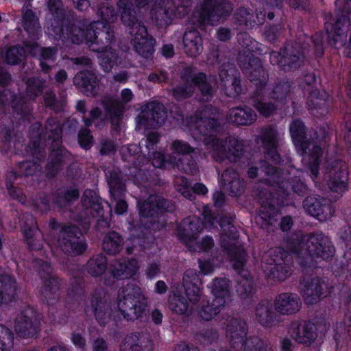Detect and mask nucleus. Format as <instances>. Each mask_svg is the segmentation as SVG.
I'll use <instances>...</instances> for the list:
<instances>
[{
    "instance_id": "obj_6",
    "label": "nucleus",
    "mask_w": 351,
    "mask_h": 351,
    "mask_svg": "<svg viewBox=\"0 0 351 351\" xmlns=\"http://www.w3.org/2000/svg\"><path fill=\"white\" fill-rule=\"evenodd\" d=\"M190 0H158L151 10L152 19L160 27H166L189 12Z\"/></svg>"
},
{
    "instance_id": "obj_23",
    "label": "nucleus",
    "mask_w": 351,
    "mask_h": 351,
    "mask_svg": "<svg viewBox=\"0 0 351 351\" xmlns=\"http://www.w3.org/2000/svg\"><path fill=\"white\" fill-rule=\"evenodd\" d=\"M140 267L134 258H122L113 261L110 265V271L114 278L123 279L134 276Z\"/></svg>"
},
{
    "instance_id": "obj_60",
    "label": "nucleus",
    "mask_w": 351,
    "mask_h": 351,
    "mask_svg": "<svg viewBox=\"0 0 351 351\" xmlns=\"http://www.w3.org/2000/svg\"><path fill=\"white\" fill-rule=\"evenodd\" d=\"M214 260H210L202 261H199V268L200 272L204 275H209L217 267L215 264L213 263Z\"/></svg>"
},
{
    "instance_id": "obj_47",
    "label": "nucleus",
    "mask_w": 351,
    "mask_h": 351,
    "mask_svg": "<svg viewBox=\"0 0 351 351\" xmlns=\"http://www.w3.org/2000/svg\"><path fill=\"white\" fill-rule=\"evenodd\" d=\"M30 227H23L22 230L24 234L25 239L27 245L33 250H38L40 248V244L37 239L38 231L36 227L34 219L31 217Z\"/></svg>"
},
{
    "instance_id": "obj_46",
    "label": "nucleus",
    "mask_w": 351,
    "mask_h": 351,
    "mask_svg": "<svg viewBox=\"0 0 351 351\" xmlns=\"http://www.w3.org/2000/svg\"><path fill=\"white\" fill-rule=\"evenodd\" d=\"M255 315L261 324L265 326H270L274 322L273 313L270 311L267 303H261L256 307Z\"/></svg>"
},
{
    "instance_id": "obj_11",
    "label": "nucleus",
    "mask_w": 351,
    "mask_h": 351,
    "mask_svg": "<svg viewBox=\"0 0 351 351\" xmlns=\"http://www.w3.org/2000/svg\"><path fill=\"white\" fill-rule=\"evenodd\" d=\"M232 10V5L224 0H206L198 12V22L202 25H213L221 17Z\"/></svg>"
},
{
    "instance_id": "obj_29",
    "label": "nucleus",
    "mask_w": 351,
    "mask_h": 351,
    "mask_svg": "<svg viewBox=\"0 0 351 351\" xmlns=\"http://www.w3.org/2000/svg\"><path fill=\"white\" fill-rule=\"evenodd\" d=\"M211 294L217 301L226 304L230 295V282L226 278H216L208 285Z\"/></svg>"
},
{
    "instance_id": "obj_32",
    "label": "nucleus",
    "mask_w": 351,
    "mask_h": 351,
    "mask_svg": "<svg viewBox=\"0 0 351 351\" xmlns=\"http://www.w3.org/2000/svg\"><path fill=\"white\" fill-rule=\"evenodd\" d=\"M261 142L267 151V154L274 162H278L280 156L276 152L278 143V134L274 128H268L263 131Z\"/></svg>"
},
{
    "instance_id": "obj_21",
    "label": "nucleus",
    "mask_w": 351,
    "mask_h": 351,
    "mask_svg": "<svg viewBox=\"0 0 351 351\" xmlns=\"http://www.w3.org/2000/svg\"><path fill=\"white\" fill-rule=\"evenodd\" d=\"M235 69L230 64L223 66L219 70V85L225 88L226 94L234 97L241 90L240 81L235 76Z\"/></svg>"
},
{
    "instance_id": "obj_37",
    "label": "nucleus",
    "mask_w": 351,
    "mask_h": 351,
    "mask_svg": "<svg viewBox=\"0 0 351 351\" xmlns=\"http://www.w3.org/2000/svg\"><path fill=\"white\" fill-rule=\"evenodd\" d=\"M165 203L166 202L163 199L152 195L147 202L138 204L140 215L144 217H152L158 210L165 206Z\"/></svg>"
},
{
    "instance_id": "obj_12",
    "label": "nucleus",
    "mask_w": 351,
    "mask_h": 351,
    "mask_svg": "<svg viewBox=\"0 0 351 351\" xmlns=\"http://www.w3.org/2000/svg\"><path fill=\"white\" fill-rule=\"evenodd\" d=\"M213 84L215 85V82L210 77L207 82L204 73L194 74L190 77V80H187L185 86H178L174 88L173 95L177 100H182L189 97L193 93L194 87L197 86L204 96H211L213 92Z\"/></svg>"
},
{
    "instance_id": "obj_49",
    "label": "nucleus",
    "mask_w": 351,
    "mask_h": 351,
    "mask_svg": "<svg viewBox=\"0 0 351 351\" xmlns=\"http://www.w3.org/2000/svg\"><path fill=\"white\" fill-rule=\"evenodd\" d=\"M141 343H145L142 350H138L135 346L138 343V339L132 335L127 336L120 346V351H150L151 346L147 339H143Z\"/></svg>"
},
{
    "instance_id": "obj_10",
    "label": "nucleus",
    "mask_w": 351,
    "mask_h": 351,
    "mask_svg": "<svg viewBox=\"0 0 351 351\" xmlns=\"http://www.w3.org/2000/svg\"><path fill=\"white\" fill-rule=\"evenodd\" d=\"M291 259L290 255L280 247L269 250L262 257L263 263L271 266L270 274L280 280H284L291 275Z\"/></svg>"
},
{
    "instance_id": "obj_2",
    "label": "nucleus",
    "mask_w": 351,
    "mask_h": 351,
    "mask_svg": "<svg viewBox=\"0 0 351 351\" xmlns=\"http://www.w3.org/2000/svg\"><path fill=\"white\" fill-rule=\"evenodd\" d=\"M334 251L330 241L322 234L304 237L291 249L296 261L303 267L311 265L314 257L326 259L332 256Z\"/></svg>"
},
{
    "instance_id": "obj_34",
    "label": "nucleus",
    "mask_w": 351,
    "mask_h": 351,
    "mask_svg": "<svg viewBox=\"0 0 351 351\" xmlns=\"http://www.w3.org/2000/svg\"><path fill=\"white\" fill-rule=\"evenodd\" d=\"M217 123L215 119L201 117L198 118H191L190 130H197L204 136H213V132L217 129Z\"/></svg>"
},
{
    "instance_id": "obj_4",
    "label": "nucleus",
    "mask_w": 351,
    "mask_h": 351,
    "mask_svg": "<svg viewBox=\"0 0 351 351\" xmlns=\"http://www.w3.org/2000/svg\"><path fill=\"white\" fill-rule=\"evenodd\" d=\"M23 26L28 33L31 40L25 43L27 51L34 56H38L40 60L41 69L47 71L49 68V64L55 60L56 49L55 48H40L33 40L38 38L40 27L37 18L32 11H27L23 16Z\"/></svg>"
},
{
    "instance_id": "obj_26",
    "label": "nucleus",
    "mask_w": 351,
    "mask_h": 351,
    "mask_svg": "<svg viewBox=\"0 0 351 351\" xmlns=\"http://www.w3.org/2000/svg\"><path fill=\"white\" fill-rule=\"evenodd\" d=\"M200 283L199 275L194 269H188L183 277V287L191 302L195 303L200 299L202 291L197 284Z\"/></svg>"
},
{
    "instance_id": "obj_9",
    "label": "nucleus",
    "mask_w": 351,
    "mask_h": 351,
    "mask_svg": "<svg viewBox=\"0 0 351 351\" xmlns=\"http://www.w3.org/2000/svg\"><path fill=\"white\" fill-rule=\"evenodd\" d=\"M204 141L210 145L212 156L215 160H223L226 158L231 162H236L243 154V145L234 137L213 138L210 141L205 137Z\"/></svg>"
},
{
    "instance_id": "obj_31",
    "label": "nucleus",
    "mask_w": 351,
    "mask_h": 351,
    "mask_svg": "<svg viewBox=\"0 0 351 351\" xmlns=\"http://www.w3.org/2000/svg\"><path fill=\"white\" fill-rule=\"evenodd\" d=\"M40 267L43 271L46 273V277L43 276L44 287L42 293L49 300L55 299L59 290L58 280L51 275V267L47 263H43Z\"/></svg>"
},
{
    "instance_id": "obj_17",
    "label": "nucleus",
    "mask_w": 351,
    "mask_h": 351,
    "mask_svg": "<svg viewBox=\"0 0 351 351\" xmlns=\"http://www.w3.org/2000/svg\"><path fill=\"white\" fill-rule=\"evenodd\" d=\"M347 174L346 169L343 167L341 162L337 161L324 175V181L332 191L341 194L347 187Z\"/></svg>"
},
{
    "instance_id": "obj_39",
    "label": "nucleus",
    "mask_w": 351,
    "mask_h": 351,
    "mask_svg": "<svg viewBox=\"0 0 351 351\" xmlns=\"http://www.w3.org/2000/svg\"><path fill=\"white\" fill-rule=\"evenodd\" d=\"M244 45H246L247 49H243L239 53L238 62L241 69L246 72H250L251 74L253 73V71H251V69H252L254 65L256 64L258 60L253 58L252 47H250L248 43L247 42L244 43ZM262 70L261 69H258V70L255 69L254 71L255 73H259ZM254 75H256V74H254Z\"/></svg>"
},
{
    "instance_id": "obj_45",
    "label": "nucleus",
    "mask_w": 351,
    "mask_h": 351,
    "mask_svg": "<svg viewBox=\"0 0 351 351\" xmlns=\"http://www.w3.org/2000/svg\"><path fill=\"white\" fill-rule=\"evenodd\" d=\"M270 60L273 64L280 65L283 69H286V66L291 68H296L300 65V58L299 56H284L280 53L272 52L270 55Z\"/></svg>"
},
{
    "instance_id": "obj_3",
    "label": "nucleus",
    "mask_w": 351,
    "mask_h": 351,
    "mask_svg": "<svg viewBox=\"0 0 351 351\" xmlns=\"http://www.w3.org/2000/svg\"><path fill=\"white\" fill-rule=\"evenodd\" d=\"M129 0H119L117 7L122 23L130 27L132 42L136 51L143 56L152 53L154 41L147 34L146 27L136 20L135 12L131 10Z\"/></svg>"
},
{
    "instance_id": "obj_1",
    "label": "nucleus",
    "mask_w": 351,
    "mask_h": 351,
    "mask_svg": "<svg viewBox=\"0 0 351 351\" xmlns=\"http://www.w3.org/2000/svg\"><path fill=\"white\" fill-rule=\"evenodd\" d=\"M99 13L103 22H94L90 25V29H86V32L82 28L81 24L67 26L65 29H60L62 32L60 38L64 40L70 39L73 43L76 44H80L84 41L87 43L95 42L99 36H104L106 40H110L112 38V32L106 24L114 23L117 19V14L108 3H105L100 7Z\"/></svg>"
},
{
    "instance_id": "obj_54",
    "label": "nucleus",
    "mask_w": 351,
    "mask_h": 351,
    "mask_svg": "<svg viewBox=\"0 0 351 351\" xmlns=\"http://www.w3.org/2000/svg\"><path fill=\"white\" fill-rule=\"evenodd\" d=\"M43 86V82H42L39 79L33 78L29 80L27 85V92L28 95L31 98L37 96L41 93Z\"/></svg>"
},
{
    "instance_id": "obj_58",
    "label": "nucleus",
    "mask_w": 351,
    "mask_h": 351,
    "mask_svg": "<svg viewBox=\"0 0 351 351\" xmlns=\"http://www.w3.org/2000/svg\"><path fill=\"white\" fill-rule=\"evenodd\" d=\"M252 291V282L250 280L245 278L239 281L237 291L241 297H245L250 293Z\"/></svg>"
},
{
    "instance_id": "obj_52",
    "label": "nucleus",
    "mask_w": 351,
    "mask_h": 351,
    "mask_svg": "<svg viewBox=\"0 0 351 351\" xmlns=\"http://www.w3.org/2000/svg\"><path fill=\"white\" fill-rule=\"evenodd\" d=\"M263 171L265 173V175L267 176V178H265V181L268 182L269 184H274V183H276V184H279V189H283L287 184V183H284V181L280 180V173L277 171L276 168L274 167H271V165H263L262 166Z\"/></svg>"
},
{
    "instance_id": "obj_25",
    "label": "nucleus",
    "mask_w": 351,
    "mask_h": 351,
    "mask_svg": "<svg viewBox=\"0 0 351 351\" xmlns=\"http://www.w3.org/2000/svg\"><path fill=\"white\" fill-rule=\"evenodd\" d=\"M73 83L87 96H94L97 93L99 82L92 72L78 73L73 79Z\"/></svg>"
},
{
    "instance_id": "obj_27",
    "label": "nucleus",
    "mask_w": 351,
    "mask_h": 351,
    "mask_svg": "<svg viewBox=\"0 0 351 351\" xmlns=\"http://www.w3.org/2000/svg\"><path fill=\"white\" fill-rule=\"evenodd\" d=\"M167 117V112L162 104L152 102L143 109L141 115L138 117L141 123L154 121L157 124H162Z\"/></svg>"
},
{
    "instance_id": "obj_19",
    "label": "nucleus",
    "mask_w": 351,
    "mask_h": 351,
    "mask_svg": "<svg viewBox=\"0 0 351 351\" xmlns=\"http://www.w3.org/2000/svg\"><path fill=\"white\" fill-rule=\"evenodd\" d=\"M304 208L307 213L319 220L329 219L334 213V210L328 201L322 197H307L304 201Z\"/></svg>"
},
{
    "instance_id": "obj_8",
    "label": "nucleus",
    "mask_w": 351,
    "mask_h": 351,
    "mask_svg": "<svg viewBox=\"0 0 351 351\" xmlns=\"http://www.w3.org/2000/svg\"><path fill=\"white\" fill-rule=\"evenodd\" d=\"M246 335L245 323L237 319L232 320L227 327V337L230 343L243 351H267V345L259 338L252 337L243 339Z\"/></svg>"
},
{
    "instance_id": "obj_30",
    "label": "nucleus",
    "mask_w": 351,
    "mask_h": 351,
    "mask_svg": "<svg viewBox=\"0 0 351 351\" xmlns=\"http://www.w3.org/2000/svg\"><path fill=\"white\" fill-rule=\"evenodd\" d=\"M185 52L189 56L195 57L202 51V40L197 30H188L183 37Z\"/></svg>"
},
{
    "instance_id": "obj_59",
    "label": "nucleus",
    "mask_w": 351,
    "mask_h": 351,
    "mask_svg": "<svg viewBox=\"0 0 351 351\" xmlns=\"http://www.w3.org/2000/svg\"><path fill=\"white\" fill-rule=\"evenodd\" d=\"M187 160L188 158L184 157L183 159H179L177 162L172 161V163H176L177 167L187 173H195L197 171V167L195 163L192 162L191 164L184 165L182 160Z\"/></svg>"
},
{
    "instance_id": "obj_13",
    "label": "nucleus",
    "mask_w": 351,
    "mask_h": 351,
    "mask_svg": "<svg viewBox=\"0 0 351 351\" xmlns=\"http://www.w3.org/2000/svg\"><path fill=\"white\" fill-rule=\"evenodd\" d=\"M40 322V317L38 312L27 307L17 317L14 329L20 337H33L39 331Z\"/></svg>"
},
{
    "instance_id": "obj_63",
    "label": "nucleus",
    "mask_w": 351,
    "mask_h": 351,
    "mask_svg": "<svg viewBox=\"0 0 351 351\" xmlns=\"http://www.w3.org/2000/svg\"><path fill=\"white\" fill-rule=\"evenodd\" d=\"M71 340L72 343L76 346L80 348H83L86 344V340L82 337V335L81 332H73L71 334Z\"/></svg>"
},
{
    "instance_id": "obj_53",
    "label": "nucleus",
    "mask_w": 351,
    "mask_h": 351,
    "mask_svg": "<svg viewBox=\"0 0 351 351\" xmlns=\"http://www.w3.org/2000/svg\"><path fill=\"white\" fill-rule=\"evenodd\" d=\"M25 51L23 48L17 47L10 48L5 53V60L8 64H15L25 57Z\"/></svg>"
},
{
    "instance_id": "obj_16",
    "label": "nucleus",
    "mask_w": 351,
    "mask_h": 351,
    "mask_svg": "<svg viewBox=\"0 0 351 351\" xmlns=\"http://www.w3.org/2000/svg\"><path fill=\"white\" fill-rule=\"evenodd\" d=\"M330 291L328 280L316 278L306 282L303 297L307 304H314L326 297Z\"/></svg>"
},
{
    "instance_id": "obj_61",
    "label": "nucleus",
    "mask_w": 351,
    "mask_h": 351,
    "mask_svg": "<svg viewBox=\"0 0 351 351\" xmlns=\"http://www.w3.org/2000/svg\"><path fill=\"white\" fill-rule=\"evenodd\" d=\"M173 148L178 154H186L191 153L193 149L186 143L181 141H175L173 143Z\"/></svg>"
},
{
    "instance_id": "obj_42",
    "label": "nucleus",
    "mask_w": 351,
    "mask_h": 351,
    "mask_svg": "<svg viewBox=\"0 0 351 351\" xmlns=\"http://www.w3.org/2000/svg\"><path fill=\"white\" fill-rule=\"evenodd\" d=\"M180 289L177 286L173 289V295L169 299V308L174 313L183 315L187 311L189 306L185 298L180 295Z\"/></svg>"
},
{
    "instance_id": "obj_41",
    "label": "nucleus",
    "mask_w": 351,
    "mask_h": 351,
    "mask_svg": "<svg viewBox=\"0 0 351 351\" xmlns=\"http://www.w3.org/2000/svg\"><path fill=\"white\" fill-rule=\"evenodd\" d=\"M133 97L134 95L131 90L128 88L123 89L121 93V101L113 100L108 106L107 108L109 114L115 117H119L123 112V104L132 101Z\"/></svg>"
},
{
    "instance_id": "obj_24",
    "label": "nucleus",
    "mask_w": 351,
    "mask_h": 351,
    "mask_svg": "<svg viewBox=\"0 0 351 351\" xmlns=\"http://www.w3.org/2000/svg\"><path fill=\"white\" fill-rule=\"evenodd\" d=\"M301 305V300L297 295L288 293L280 294L274 304L276 311L282 315L297 313L300 309Z\"/></svg>"
},
{
    "instance_id": "obj_48",
    "label": "nucleus",
    "mask_w": 351,
    "mask_h": 351,
    "mask_svg": "<svg viewBox=\"0 0 351 351\" xmlns=\"http://www.w3.org/2000/svg\"><path fill=\"white\" fill-rule=\"evenodd\" d=\"M99 64L104 71L108 72L118 64V56L115 51L106 49L102 51L99 56Z\"/></svg>"
},
{
    "instance_id": "obj_14",
    "label": "nucleus",
    "mask_w": 351,
    "mask_h": 351,
    "mask_svg": "<svg viewBox=\"0 0 351 351\" xmlns=\"http://www.w3.org/2000/svg\"><path fill=\"white\" fill-rule=\"evenodd\" d=\"M77 229L73 226L62 228L58 240V245L65 253L77 254L83 252L86 247L82 238L77 234Z\"/></svg>"
},
{
    "instance_id": "obj_18",
    "label": "nucleus",
    "mask_w": 351,
    "mask_h": 351,
    "mask_svg": "<svg viewBox=\"0 0 351 351\" xmlns=\"http://www.w3.org/2000/svg\"><path fill=\"white\" fill-rule=\"evenodd\" d=\"M107 178L110 195L116 201L115 212L118 215H122L128 209V204L121 198L125 191V184L121 181L120 176L116 171L108 172Z\"/></svg>"
},
{
    "instance_id": "obj_62",
    "label": "nucleus",
    "mask_w": 351,
    "mask_h": 351,
    "mask_svg": "<svg viewBox=\"0 0 351 351\" xmlns=\"http://www.w3.org/2000/svg\"><path fill=\"white\" fill-rule=\"evenodd\" d=\"M213 245L214 242L213 239L210 237H206L202 240L201 243L197 245V247L193 245L192 248L194 250H199L202 251H206L213 247Z\"/></svg>"
},
{
    "instance_id": "obj_40",
    "label": "nucleus",
    "mask_w": 351,
    "mask_h": 351,
    "mask_svg": "<svg viewBox=\"0 0 351 351\" xmlns=\"http://www.w3.org/2000/svg\"><path fill=\"white\" fill-rule=\"evenodd\" d=\"M123 244V239L120 235L115 232H112L104 237L102 247L107 253L114 255L121 252Z\"/></svg>"
},
{
    "instance_id": "obj_7",
    "label": "nucleus",
    "mask_w": 351,
    "mask_h": 351,
    "mask_svg": "<svg viewBox=\"0 0 351 351\" xmlns=\"http://www.w3.org/2000/svg\"><path fill=\"white\" fill-rule=\"evenodd\" d=\"M290 133L293 141L297 147L298 152L302 154H310L308 160L310 163L309 168L313 175V180L317 176V166L319 165V157L322 155V149L313 143H306L304 138V127L302 121L296 120L293 121L290 126Z\"/></svg>"
},
{
    "instance_id": "obj_36",
    "label": "nucleus",
    "mask_w": 351,
    "mask_h": 351,
    "mask_svg": "<svg viewBox=\"0 0 351 351\" xmlns=\"http://www.w3.org/2000/svg\"><path fill=\"white\" fill-rule=\"evenodd\" d=\"M256 114L249 108H234L230 110L228 119L238 125H247L256 120Z\"/></svg>"
},
{
    "instance_id": "obj_5",
    "label": "nucleus",
    "mask_w": 351,
    "mask_h": 351,
    "mask_svg": "<svg viewBox=\"0 0 351 351\" xmlns=\"http://www.w3.org/2000/svg\"><path fill=\"white\" fill-rule=\"evenodd\" d=\"M147 306V299L140 287L128 285L118 294V307L128 320H134L142 316Z\"/></svg>"
},
{
    "instance_id": "obj_35",
    "label": "nucleus",
    "mask_w": 351,
    "mask_h": 351,
    "mask_svg": "<svg viewBox=\"0 0 351 351\" xmlns=\"http://www.w3.org/2000/svg\"><path fill=\"white\" fill-rule=\"evenodd\" d=\"M221 184L227 191L237 195L242 189L237 173L233 169H226L221 175Z\"/></svg>"
},
{
    "instance_id": "obj_22",
    "label": "nucleus",
    "mask_w": 351,
    "mask_h": 351,
    "mask_svg": "<svg viewBox=\"0 0 351 351\" xmlns=\"http://www.w3.org/2000/svg\"><path fill=\"white\" fill-rule=\"evenodd\" d=\"M350 24L349 19L343 17L337 20L330 29H329L328 25L326 26L328 37L335 48L339 49L347 45V33L350 29Z\"/></svg>"
},
{
    "instance_id": "obj_56",
    "label": "nucleus",
    "mask_w": 351,
    "mask_h": 351,
    "mask_svg": "<svg viewBox=\"0 0 351 351\" xmlns=\"http://www.w3.org/2000/svg\"><path fill=\"white\" fill-rule=\"evenodd\" d=\"M46 129L49 131L48 137L53 139L54 141H58L61 136L62 130L58 124H57L54 120H50L48 121Z\"/></svg>"
},
{
    "instance_id": "obj_15",
    "label": "nucleus",
    "mask_w": 351,
    "mask_h": 351,
    "mask_svg": "<svg viewBox=\"0 0 351 351\" xmlns=\"http://www.w3.org/2000/svg\"><path fill=\"white\" fill-rule=\"evenodd\" d=\"M291 86L287 82H282L277 84L272 92L271 97L276 101V104H273L264 101H256L254 106L256 109L263 116L267 117L271 115L275 110L276 106L282 104L289 93Z\"/></svg>"
},
{
    "instance_id": "obj_43",
    "label": "nucleus",
    "mask_w": 351,
    "mask_h": 351,
    "mask_svg": "<svg viewBox=\"0 0 351 351\" xmlns=\"http://www.w3.org/2000/svg\"><path fill=\"white\" fill-rule=\"evenodd\" d=\"M223 300L217 301L215 299L211 302H208L206 304H203L199 312L200 317L204 320H210L216 316L224 307Z\"/></svg>"
},
{
    "instance_id": "obj_20",
    "label": "nucleus",
    "mask_w": 351,
    "mask_h": 351,
    "mask_svg": "<svg viewBox=\"0 0 351 351\" xmlns=\"http://www.w3.org/2000/svg\"><path fill=\"white\" fill-rule=\"evenodd\" d=\"M202 230V222L201 220L196 217H193L184 219L179 226L178 235L182 242L189 247H193V242Z\"/></svg>"
},
{
    "instance_id": "obj_38",
    "label": "nucleus",
    "mask_w": 351,
    "mask_h": 351,
    "mask_svg": "<svg viewBox=\"0 0 351 351\" xmlns=\"http://www.w3.org/2000/svg\"><path fill=\"white\" fill-rule=\"evenodd\" d=\"M91 306L95 317L101 325L105 324L110 317L108 304L101 297L92 296L90 299Z\"/></svg>"
},
{
    "instance_id": "obj_33",
    "label": "nucleus",
    "mask_w": 351,
    "mask_h": 351,
    "mask_svg": "<svg viewBox=\"0 0 351 351\" xmlns=\"http://www.w3.org/2000/svg\"><path fill=\"white\" fill-rule=\"evenodd\" d=\"M82 205L85 208L86 216L99 217L102 212V207L99 202L96 193L90 190L84 191L82 197Z\"/></svg>"
},
{
    "instance_id": "obj_44",
    "label": "nucleus",
    "mask_w": 351,
    "mask_h": 351,
    "mask_svg": "<svg viewBox=\"0 0 351 351\" xmlns=\"http://www.w3.org/2000/svg\"><path fill=\"white\" fill-rule=\"evenodd\" d=\"M107 259L103 255L93 256L87 263L88 272L95 277L101 276L106 269Z\"/></svg>"
},
{
    "instance_id": "obj_51",
    "label": "nucleus",
    "mask_w": 351,
    "mask_h": 351,
    "mask_svg": "<svg viewBox=\"0 0 351 351\" xmlns=\"http://www.w3.org/2000/svg\"><path fill=\"white\" fill-rule=\"evenodd\" d=\"M14 346V335L8 328L0 325V351H10Z\"/></svg>"
},
{
    "instance_id": "obj_50",
    "label": "nucleus",
    "mask_w": 351,
    "mask_h": 351,
    "mask_svg": "<svg viewBox=\"0 0 351 351\" xmlns=\"http://www.w3.org/2000/svg\"><path fill=\"white\" fill-rule=\"evenodd\" d=\"M228 256L234 269L240 272L245 263V252L243 248L228 250Z\"/></svg>"
},
{
    "instance_id": "obj_57",
    "label": "nucleus",
    "mask_w": 351,
    "mask_h": 351,
    "mask_svg": "<svg viewBox=\"0 0 351 351\" xmlns=\"http://www.w3.org/2000/svg\"><path fill=\"white\" fill-rule=\"evenodd\" d=\"M79 143L85 149H89L93 145V136L88 130H82L78 136Z\"/></svg>"
},
{
    "instance_id": "obj_64",
    "label": "nucleus",
    "mask_w": 351,
    "mask_h": 351,
    "mask_svg": "<svg viewBox=\"0 0 351 351\" xmlns=\"http://www.w3.org/2000/svg\"><path fill=\"white\" fill-rule=\"evenodd\" d=\"M8 189L9 191L10 195L12 197L17 199L22 204L25 202V197L23 195V193L20 189H14L12 186H8Z\"/></svg>"
},
{
    "instance_id": "obj_55",
    "label": "nucleus",
    "mask_w": 351,
    "mask_h": 351,
    "mask_svg": "<svg viewBox=\"0 0 351 351\" xmlns=\"http://www.w3.org/2000/svg\"><path fill=\"white\" fill-rule=\"evenodd\" d=\"M235 18L240 25H252L253 15L245 8L239 9L235 14Z\"/></svg>"
},
{
    "instance_id": "obj_28",
    "label": "nucleus",
    "mask_w": 351,
    "mask_h": 351,
    "mask_svg": "<svg viewBox=\"0 0 351 351\" xmlns=\"http://www.w3.org/2000/svg\"><path fill=\"white\" fill-rule=\"evenodd\" d=\"M291 335L298 343L310 345L315 339L314 326L306 323L294 324L291 330Z\"/></svg>"
}]
</instances>
